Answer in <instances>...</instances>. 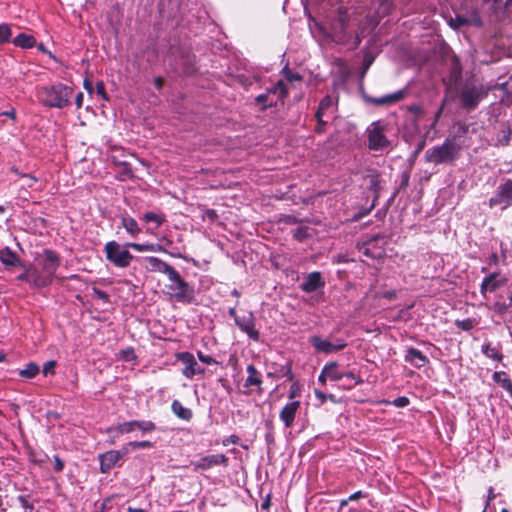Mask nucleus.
Instances as JSON below:
<instances>
[{
  "label": "nucleus",
  "mask_w": 512,
  "mask_h": 512,
  "mask_svg": "<svg viewBox=\"0 0 512 512\" xmlns=\"http://www.w3.org/2000/svg\"><path fill=\"white\" fill-rule=\"evenodd\" d=\"M235 324L242 332L247 334L250 339L254 341H258L260 339V333L255 327V318L251 312L247 315L236 318Z\"/></svg>",
  "instance_id": "14"
},
{
  "label": "nucleus",
  "mask_w": 512,
  "mask_h": 512,
  "mask_svg": "<svg viewBox=\"0 0 512 512\" xmlns=\"http://www.w3.org/2000/svg\"><path fill=\"white\" fill-rule=\"evenodd\" d=\"M12 31L10 25L0 24V44L8 43L11 39Z\"/></svg>",
  "instance_id": "34"
},
{
  "label": "nucleus",
  "mask_w": 512,
  "mask_h": 512,
  "mask_svg": "<svg viewBox=\"0 0 512 512\" xmlns=\"http://www.w3.org/2000/svg\"><path fill=\"white\" fill-rule=\"evenodd\" d=\"M239 442V437L236 435H231L228 438L223 440V445L227 446L229 444H237Z\"/></svg>",
  "instance_id": "55"
},
{
  "label": "nucleus",
  "mask_w": 512,
  "mask_h": 512,
  "mask_svg": "<svg viewBox=\"0 0 512 512\" xmlns=\"http://www.w3.org/2000/svg\"><path fill=\"white\" fill-rule=\"evenodd\" d=\"M17 499H18L19 503L21 504V506L25 509H28L29 512H38V510L35 509V507L31 503H29L27 496L20 495V496H18Z\"/></svg>",
  "instance_id": "43"
},
{
  "label": "nucleus",
  "mask_w": 512,
  "mask_h": 512,
  "mask_svg": "<svg viewBox=\"0 0 512 512\" xmlns=\"http://www.w3.org/2000/svg\"><path fill=\"white\" fill-rule=\"evenodd\" d=\"M164 80L161 77H156L154 79V85L157 89H161L163 86Z\"/></svg>",
  "instance_id": "62"
},
{
  "label": "nucleus",
  "mask_w": 512,
  "mask_h": 512,
  "mask_svg": "<svg viewBox=\"0 0 512 512\" xmlns=\"http://www.w3.org/2000/svg\"><path fill=\"white\" fill-rule=\"evenodd\" d=\"M343 374H344V378H349V379L354 380V381H355V384H360V383H362V380H361L360 378H357V377L355 376V374H354L353 372H351V371H349V372H343Z\"/></svg>",
  "instance_id": "56"
},
{
  "label": "nucleus",
  "mask_w": 512,
  "mask_h": 512,
  "mask_svg": "<svg viewBox=\"0 0 512 512\" xmlns=\"http://www.w3.org/2000/svg\"><path fill=\"white\" fill-rule=\"evenodd\" d=\"M40 269H38V279L34 282L39 287H48L52 284L55 273L60 266L59 255L50 249L44 250L41 257L37 259Z\"/></svg>",
  "instance_id": "3"
},
{
  "label": "nucleus",
  "mask_w": 512,
  "mask_h": 512,
  "mask_svg": "<svg viewBox=\"0 0 512 512\" xmlns=\"http://www.w3.org/2000/svg\"><path fill=\"white\" fill-rule=\"evenodd\" d=\"M197 356L199 358V360L202 362V363H205V364H215L217 363L216 360L214 358H212L211 356L209 355H205L203 354L202 352H198L197 353Z\"/></svg>",
  "instance_id": "46"
},
{
  "label": "nucleus",
  "mask_w": 512,
  "mask_h": 512,
  "mask_svg": "<svg viewBox=\"0 0 512 512\" xmlns=\"http://www.w3.org/2000/svg\"><path fill=\"white\" fill-rule=\"evenodd\" d=\"M447 103V96L444 98V100L442 101V104L441 106L439 107L438 111L436 112L435 114V118H434V121L433 123L431 124L432 127H434L436 125V123L438 122L442 112H443V109H444V106L446 105Z\"/></svg>",
  "instance_id": "50"
},
{
  "label": "nucleus",
  "mask_w": 512,
  "mask_h": 512,
  "mask_svg": "<svg viewBox=\"0 0 512 512\" xmlns=\"http://www.w3.org/2000/svg\"><path fill=\"white\" fill-rule=\"evenodd\" d=\"M300 406V401L292 400L281 409L279 418L283 422L285 428H291L294 425V421Z\"/></svg>",
  "instance_id": "15"
},
{
  "label": "nucleus",
  "mask_w": 512,
  "mask_h": 512,
  "mask_svg": "<svg viewBox=\"0 0 512 512\" xmlns=\"http://www.w3.org/2000/svg\"><path fill=\"white\" fill-rule=\"evenodd\" d=\"M121 222L122 226L131 236L135 237L141 232V229L139 228L136 220L132 217H122Z\"/></svg>",
  "instance_id": "29"
},
{
  "label": "nucleus",
  "mask_w": 512,
  "mask_h": 512,
  "mask_svg": "<svg viewBox=\"0 0 512 512\" xmlns=\"http://www.w3.org/2000/svg\"><path fill=\"white\" fill-rule=\"evenodd\" d=\"M325 286V281L322 278L320 272H311L300 284V289L306 293H313L318 289H322Z\"/></svg>",
  "instance_id": "16"
},
{
  "label": "nucleus",
  "mask_w": 512,
  "mask_h": 512,
  "mask_svg": "<svg viewBox=\"0 0 512 512\" xmlns=\"http://www.w3.org/2000/svg\"><path fill=\"white\" fill-rule=\"evenodd\" d=\"M126 246H129L130 248L138 251V252H156V251H163L162 247L158 244L153 243H145V244H139V243H126Z\"/></svg>",
  "instance_id": "32"
},
{
  "label": "nucleus",
  "mask_w": 512,
  "mask_h": 512,
  "mask_svg": "<svg viewBox=\"0 0 512 512\" xmlns=\"http://www.w3.org/2000/svg\"><path fill=\"white\" fill-rule=\"evenodd\" d=\"M508 304H506L505 302H500V301H497L493 304L492 306V309L500 316H503L507 309H508Z\"/></svg>",
  "instance_id": "42"
},
{
  "label": "nucleus",
  "mask_w": 512,
  "mask_h": 512,
  "mask_svg": "<svg viewBox=\"0 0 512 512\" xmlns=\"http://www.w3.org/2000/svg\"><path fill=\"white\" fill-rule=\"evenodd\" d=\"M25 270L23 273H21L20 275H18L17 279L19 281H25L27 283H29L32 287H35V288H38L40 289L41 287H39L35 282L34 280L38 279V268L35 267V266H28V267H25Z\"/></svg>",
  "instance_id": "23"
},
{
  "label": "nucleus",
  "mask_w": 512,
  "mask_h": 512,
  "mask_svg": "<svg viewBox=\"0 0 512 512\" xmlns=\"http://www.w3.org/2000/svg\"><path fill=\"white\" fill-rule=\"evenodd\" d=\"M404 358L406 362L410 363L415 368H422L429 362V359L426 355L413 347H410L406 350Z\"/></svg>",
  "instance_id": "19"
},
{
  "label": "nucleus",
  "mask_w": 512,
  "mask_h": 512,
  "mask_svg": "<svg viewBox=\"0 0 512 512\" xmlns=\"http://www.w3.org/2000/svg\"><path fill=\"white\" fill-rule=\"evenodd\" d=\"M173 413L180 419L190 421L193 413L189 408L184 407L180 401L174 400L171 405Z\"/></svg>",
  "instance_id": "24"
},
{
  "label": "nucleus",
  "mask_w": 512,
  "mask_h": 512,
  "mask_svg": "<svg viewBox=\"0 0 512 512\" xmlns=\"http://www.w3.org/2000/svg\"><path fill=\"white\" fill-rule=\"evenodd\" d=\"M378 237H373L370 240H368L363 245V253L367 256L376 257L373 253H371L370 249L374 245V243L377 241Z\"/></svg>",
  "instance_id": "44"
},
{
  "label": "nucleus",
  "mask_w": 512,
  "mask_h": 512,
  "mask_svg": "<svg viewBox=\"0 0 512 512\" xmlns=\"http://www.w3.org/2000/svg\"><path fill=\"white\" fill-rule=\"evenodd\" d=\"M0 260L5 266H23L18 256L14 252H12L8 247L0 250Z\"/></svg>",
  "instance_id": "27"
},
{
  "label": "nucleus",
  "mask_w": 512,
  "mask_h": 512,
  "mask_svg": "<svg viewBox=\"0 0 512 512\" xmlns=\"http://www.w3.org/2000/svg\"><path fill=\"white\" fill-rule=\"evenodd\" d=\"M368 144L372 150H383L390 144L383 133V127L379 122H373L367 129Z\"/></svg>",
  "instance_id": "9"
},
{
  "label": "nucleus",
  "mask_w": 512,
  "mask_h": 512,
  "mask_svg": "<svg viewBox=\"0 0 512 512\" xmlns=\"http://www.w3.org/2000/svg\"><path fill=\"white\" fill-rule=\"evenodd\" d=\"M404 95H405V92L403 90H399L395 93L388 94V95H385V96H382L379 98L369 97V98H367V101L374 105H377V106L389 105V104L396 103V102L402 100Z\"/></svg>",
  "instance_id": "21"
},
{
  "label": "nucleus",
  "mask_w": 512,
  "mask_h": 512,
  "mask_svg": "<svg viewBox=\"0 0 512 512\" xmlns=\"http://www.w3.org/2000/svg\"><path fill=\"white\" fill-rule=\"evenodd\" d=\"M366 497V495L362 492V491H357L353 494H351L349 497H348V500L350 501H354V500H358L360 498H364Z\"/></svg>",
  "instance_id": "58"
},
{
  "label": "nucleus",
  "mask_w": 512,
  "mask_h": 512,
  "mask_svg": "<svg viewBox=\"0 0 512 512\" xmlns=\"http://www.w3.org/2000/svg\"><path fill=\"white\" fill-rule=\"evenodd\" d=\"M333 99L331 96H325L319 103L318 109L316 111L315 117L318 122H321V119L324 117L326 111L332 107Z\"/></svg>",
  "instance_id": "31"
},
{
  "label": "nucleus",
  "mask_w": 512,
  "mask_h": 512,
  "mask_svg": "<svg viewBox=\"0 0 512 512\" xmlns=\"http://www.w3.org/2000/svg\"><path fill=\"white\" fill-rule=\"evenodd\" d=\"M494 382L500 385L504 390H506L510 396L512 397V381L508 377V375L503 371H496L492 376Z\"/></svg>",
  "instance_id": "25"
},
{
  "label": "nucleus",
  "mask_w": 512,
  "mask_h": 512,
  "mask_svg": "<svg viewBox=\"0 0 512 512\" xmlns=\"http://www.w3.org/2000/svg\"><path fill=\"white\" fill-rule=\"evenodd\" d=\"M325 125H326V121H324L323 118H322L321 122H318V125L315 128V132L316 133H323Z\"/></svg>",
  "instance_id": "61"
},
{
  "label": "nucleus",
  "mask_w": 512,
  "mask_h": 512,
  "mask_svg": "<svg viewBox=\"0 0 512 512\" xmlns=\"http://www.w3.org/2000/svg\"><path fill=\"white\" fill-rule=\"evenodd\" d=\"M369 190L373 191V193H374V200H373V202H376V200L378 199L379 190H380L379 180H378L377 176H370V179H369Z\"/></svg>",
  "instance_id": "37"
},
{
  "label": "nucleus",
  "mask_w": 512,
  "mask_h": 512,
  "mask_svg": "<svg viewBox=\"0 0 512 512\" xmlns=\"http://www.w3.org/2000/svg\"><path fill=\"white\" fill-rule=\"evenodd\" d=\"M408 111L415 114L417 117H419L423 113L421 106L416 104L409 106Z\"/></svg>",
  "instance_id": "54"
},
{
  "label": "nucleus",
  "mask_w": 512,
  "mask_h": 512,
  "mask_svg": "<svg viewBox=\"0 0 512 512\" xmlns=\"http://www.w3.org/2000/svg\"><path fill=\"white\" fill-rule=\"evenodd\" d=\"M282 74L284 78L289 82L302 80V76L300 74L292 72L288 67L283 68Z\"/></svg>",
  "instance_id": "39"
},
{
  "label": "nucleus",
  "mask_w": 512,
  "mask_h": 512,
  "mask_svg": "<svg viewBox=\"0 0 512 512\" xmlns=\"http://www.w3.org/2000/svg\"><path fill=\"white\" fill-rule=\"evenodd\" d=\"M169 284L166 285L168 293L177 302L191 304L195 300L194 287L186 282L176 270L168 276Z\"/></svg>",
  "instance_id": "5"
},
{
  "label": "nucleus",
  "mask_w": 512,
  "mask_h": 512,
  "mask_svg": "<svg viewBox=\"0 0 512 512\" xmlns=\"http://www.w3.org/2000/svg\"><path fill=\"white\" fill-rule=\"evenodd\" d=\"M346 21H347L346 10L343 7H340L339 11H338V22L340 23L341 28H344Z\"/></svg>",
  "instance_id": "47"
},
{
  "label": "nucleus",
  "mask_w": 512,
  "mask_h": 512,
  "mask_svg": "<svg viewBox=\"0 0 512 512\" xmlns=\"http://www.w3.org/2000/svg\"><path fill=\"white\" fill-rule=\"evenodd\" d=\"M460 152L459 145L451 139H446L441 145L426 150L424 160L435 165L454 162Z\"/></svg>",
  "instance_id": "4"
},
{
  "label": "nucleus",
  "mask_w": 512,
  "mask_h": 512,
  "mask_svg": "<svg viewBox=\"0 0 512 512\" xmlns=\"http://www.w3.org/2000/svg\"><path fill=\"white\" fill-rule=\"evenodd\" d=\"M73 88L62 83L42 86L38 89L37 97L41 104L49 108H65L70 104Z\"/></svg>",
  "instance_id": "1"
},
{
  "label": "nucleus",
  "mask_w": 512,
  "mask_h": 512,
  "mask_svg": "<svg viewBox=\"0 0 512 512\" xmlns=\"http://www.w3.org/2000/svg\"><path fill=\"white\" fill-rule=\"evenodd\" d=\"M228 314L230 317H232L234 319V321L236 322V318H239L240 316L237 315L236 313V306L234 307H231L228 311Z\"/></svg>",
  "instance_id": "63"
},
{
  "label": "nucleus",
  "mask_w": 512,
  "mask_h": 512,
  "mask_svg": "<svg viewBox=\"0 0 512 512\" xmlns=\"http://www.w3.org/2000/svg\"><path fill=\"white\" fill-rule=\"evenodd\" d=\"M145 262L147 263L146 268L149 271L160 272L167 275V277L170 276L171 273L175 271V269L171 265L154 256L146 257Z\"/></svg>",
  "instance_id": "18"
},
{
  "label": "nucleus",
  "mask_w": 512,
  "mask_h": 512,
  "mask_svg": "<svg viewBox=\"0 0 512 512\" xmlns=\"http://www.w3.org/2000/svg\"><path fill=\"white\" fill-rule=\"evenodd\" d=\"M506 283V278L499 277V274L492 273L489 276L485 277L481 284V293L484 295L487 291L494 292L499 287L503 286Z\"/></svg>",
  "instance_id": "20"
},
{
  "label": "nucleus",
  "mask_w": 512,
  "mask_h": 512,
  "mask_svg": "<svg viewBox=\"0 0 512 512\" xmlns=\"http://www.w3.org/2000/svg\"><path fill=\"white\" fill-rule=\"evenodd\" d=\"M455 325L457 326V328L463 331H470L476 325V321L470 318L464 320H457L455 322Z\"/></svg>",
  "instance_id": "36"
},
{
  "label": "nucleus",
  "mask_w": 512,
  "mask_h": 512,
  "mask_svg": "<svg viewBox=\"0 0 512 512\" xmlns=\"http://www.w3.org/2000/svg\"><path fill=\"white\" fill-rule=\"evenodd\" d=\"M293 237L298 241H303L310 236L309 228L306 226H299L292 230Z\"/></svg>",
  "instance_id": "35"
},
{
  "label": "nucleus",
  "mask_w": 512,
  "mask_h": 512,
  "mask_svg": "<svg viewBox=\"0 0 512 512\" xmlns=\"http://www.w3.org/2000/svg\"><path fill=\"white\" fill-rule=\"evenodd\" d=\"M54 366H55V362H53V361L47 362L44 365V369H43L44 374L47 375L48 372L54 368Z\"/></svg>",
  "instance_id": "60"
},
{
  "label": "nucleus",
  "mask_w": 512,
  "mask_h": 512,
  "mask_svg": "<svg viewBox=\"0 0 512 512\" xmlns=\"http://www.w3.org/2000/svg\"><path fill=\"white\" fill-rule=\"evenodd\" d=\"M409 399L405 396H402V397H398L396 399L393 400V405L398 407V408H403V407H406L409 405Z\"/></svg>",
  "instance_id": "45"
},
{
  "label": "nucleus",
  "mask_w": 512,
  "mask_h": 512,
  "mask_svg": "<svg viewBox=\"0 0 512 512\" xmlns=\"http://www.w3.org/2000/svg\"><path fill=\"white\" fill-rule=\"evenodd\" d=\"M54 462H55L54 470L56 472H61L64 468V462L57 455L54 456Z\"/></svg>",
  "instance_id": "53"
},
{
  "label": "nucleus",
  "mask_w": 512,
  "mask_h": 512,
  "mask_svg": "<svg viewBox=\"0 0 512 512\" xmlns=\"http://www.w3.org/2000/svg\"><path fill=\"white\" fill-rule=\"evenodd\" d=\"M324 373L332 381H339L344 378L343 372L338 370L337 363L332 362L324 366Z\"/></svg>",
  "instance_id": "30"
},
{
  "label": "nucleus",
  "mask_w": 512,
  "mask_h": 512,
  "mask_svg": "<svg viewBox=\"0 0 512 512\" xmlns=\"http://www.w3.org/2000/svg\"><path fill=\"white\" fill-rule=\"evenodd\" d=\"M488 204L490 208L500 206L502 210L512 205V179H506L497 187Z\"/></svg>",
  "instance_id": "8"
},
{
  "label": "nucleus",
  "mask_w": 512,
  "mask_h": 512,
  "mask_svg": "<svg viewBox=\"0 0 512 512\" xmlns=\"http://www.w3.org/2000/svg\"><path fill=\"white\" fill-rule=\"evenodd\" d=\"M143 220L146 222H155L157 226H160L164 219L162 216L154 213V212H147L143 215Z\"/></svg>",
  "instance_id": "38"
},
{
  "label": "nucleus",
  "mask_w": 512,
  "mask_h": 512,
  "mask_svg": "<svg viewBox=\"0 0 512 512\" xmlns=\"http://www.w3.org/2000/svg\"><path fill=\"white\" fill-rule=\"evenodd\" d=\"M92 293H93V296L102 300L103 302L105 303H108L109 300H110V297L108 295V293H106L105 291L103 290H100L99 288L97 287H93L92 288Z\"/></svg>",
  "instance_id": "41"
},
{
  "label": "nucleus",
  "mask_w": 512,
  "mask_h": 512,
  "mask_svg": "<svg viewBox=\"0 0 512 512\" xmlns=\"http://www.w3.org/2000/svg\"><path fill=\"white\" fill-rule=\"evenodd\" d=\"M96 93L103 99H107V94L105 91V85L103 82L96 83Z\"/></svg>",
  "instance_id": "49"
},
{
  "label": "nucleus",
  "mask_w": 512,
  "mask_h": 512,
  "mask_svg": "<svg viewBox=\"0 0 512 512\" xmlns=\"http://www.w3.org/2000/svg\"><path fill=\"white\" fill-rule=\"evenodd\" d=\"M84 88L87 90L88 93H92L93 91L92 83L88 79L84 80Z\"/></svg>",
  "instance_id": "64"
},
{
  "label": "nucleus",
  "mask_w": 512,
  "mask_h": 512,
  "mask_svg": "<svg viewBox=\"0 0 512 512\" xmlns=\"http://www.w3.org/2000/svg\"><path fill=\"white\" fill-rule=\"evenodd\" d=\"M490 87L485 86L480 81L469 78L460 84L459 99L463 109L472 111L477 108L479 103L488 96Z\"/></svg>",
  "instance_id": "2"
},
{
  "label": "nucleus",
  "mask_w": 512,
  "mask_h": 512,
  "mask_svg": "<svg viewBox=\"0 0 512 512\" xmlns=\"http://www.w3.org/2000/svg\"><path fill=\"white\" fill-rule=\"evenodd\" d=\"M310 344L317 352L330 354L336 351H340L346 347V343L338 340L336 343H332L320 336H312L309 339Z\"/></svg>",
  "instance_id": "13"
},
{
  "label": "nucleus",
  "mask_w": 512,
  "mask_h": 512,
  "mask_svg": "<svg viewBox=\"0 0 512 512\" xmlns=\"http://www.w3.org/2000/svg\"><path fill=\"white\" fill-rule=\"evenodd\" d=\"M39 373V366L33 362H30L26 367L20 370L19 375L26 379H32Z\"/></svg>",
  "instance_id": "33"
},
{
  "label": "nucleus",
  "mask_w": 512,
  "mask_h": 512,
  "mask_svg": "<svg viewBox=\"0 0 512 512\" xmlns=\"http://www.w3.org/2000/svg\"><path fill=\"white\" fill-rule=\"evenodd\" d=\"M129 449L123 447L121 450H109L99 455L101 473H108L119 461L128 454Z\"/></svg>",
  "instance_id": "10"
},
{
  "label": "nucleus",
  "mask_w": 512,
  "mask_h": 512,
  "mask_svg": "<svg viewBox=\"0 0 512 512\" xmlns=\"http://www.w3.org/2000/svg\"><path fill=\"white\" fill-rule=\"evenodd\" d=\"M374 206H375V202H372L371 206H370L368 209H365V210H363V211H360L358 214H356V215L353 217V219H354V220H356V221H357V220H360V219H361V218H363L364 216L368 215V214L371 212V210L374 208Z\"/></svg>",
  "instance_id": "52"
},
{
  "label": "nucleus",
  "mask_w": 512,
  "mask_h": 512,
  "mask_svg": "<svg viewBox=\"0 0 512 512\" xmlns=\"http://www.w3.org/2000/svg\"><path fill=\"white\" fill-rule=\"evenodd\" d=\"M84 95L82 92H79L75 97V104L77 108H81L83 104Z\"/></svg>",
  "instance_id": "59"
},
{
  "label": "nucleus",
  "mask_w": 512,
  "mask_h": 512,
  "mask_svg": "<svg viewBox=\"0 0 512 512\" xmlns=\"http://www.w3.org/2000/svg\"><path fill=\"white\" fill-rule=\"evenodd\" d=\"M502 133L503 135L498 138V143L503 146H506L509 144L510 141V132L508 130H503Z\"/></svg>",
  "instance_id": "48"
},
{
  "label": "nucleus",
  "mask_w": 512,
  "mask_h": 512,
  "mask_svg": "<svg viewBox=\"0 0 512 512\" xmlns=\"http://www.w3.org/2000/svg\"><path fill=\"white\" fill-rule=\"evenodd\" d=\"M248 376L245 380V387H251L256 386L258 387V391L261 392V384H262V377L261 374L257 371L254 365L250 364L246 368Z\"/></svg>",
  "instance_id": "22"
},
{
  "label": "nucleus",
  "mask_w": 512,
  "mask_h": 512,
  "mask_svg": "<svg viewBox=\"0 0 512 512\" xmlns=\"http://www.w3.org/2000/svg\"><path fill=\"white\" fill-rule=\"evenodd\" d=\"M196 469L208 470L217 465H228V458L224 454H214L201 457L199 460L193 462Z\"/></svg>",
  "instance_id": "17"
},
{
  "label": "nucleus",
  "mask_w": 512,
  "mask_h": 512,
  "mask_svg": "<svg viewBox=\"0 0 512 512\" xmlns=\"http://www.w3.org/2000/svg\"><path fill=\"white\" fill-rule=\"evenodd\" d=\"M177 357L184 364L182 373L186 378L191 379L195 375L204 374L205 369L197 363L193 354L182 352L179 353Z\"/></svg>",
  "instance_id": "11"
},
{
  "label": "nucleus",
  "mask_w": 512,
  "mask_h": 512,
  "mask_svg": "<svg viewBox=\"0 0 512 512\" xmlns=\"http://www.w3.org/2000/svg\"><path fill=\"white\" fill-rule=\"evenodd\" d=\"M13 44L16 47H20L23 49H29V48H32L35 46L36 39L32 35L20 33L13 39Z\"/></svg>",
  "instance_id": "26"
},
{
  "label": "nucleus",
  "mask_w": 512,
  "mask_h": 512,
  "mask_svg": "<svg viewBox=\"0 0 512 512\" xmlns=\"http://www.w3.org/2000/svg\"><path fill=\"white\" fill-rule=\"evenodd\" d=\"M481 352L488 358L495 361H502L504 356L499 349L493 346L490 342L484 343L481 346Z\"/></svg>",
  "instance_id": "28"
},
{
  "label": "nucleus",
  "mask_w": 512,
  "mask_h": 512,
  "mask_svg": "<svg viewBox=\"0 0 512 512\" xmlns=\"http://www.w3.org/2000/svg\"><path fill=\"white\" fill-rule=\"evenodd\" d=\"M297 393H298V387H297V384L294 383L290 387V390H289V394H288L289 399H291V401H292L297 396Z\"/></svg>",
  "instance_id": "57"
},
{
  "label": "nucleus",
  "mask_w": 512,
  "mask_h": 512,
  "mask_svg": "<svg viewBox=\"0 0 512 512\" xmlns=\"http://www.w3.org/2000/svg\"><path fill=\"white\" fill-rule=\"evenodd\" d=\"M128 446L132 447L133 449H147L152 448L153 444L150 441H132L128 444Z\"/></svg>",
  "instance_id": "40"
},
{
  "label": "nucleus",
  "mask_w": 512,
  "mask_h": 512,
  "mask_svg": "<svg viewBox=\"0 0 512 512\" xmlns=\"http://www.w3.org/2000/svg\"><path fill=\"white\" fill-rule=\"evenodd\" d=\"M129 246L117 241H109L104 246L106 259L118 268H127L133 260V255L128 251Z\"/></svg>",
  "instance_id": "6"
},
{
  "label": "nucleus",
  "mask_w": 512,
  "mask_h": 512,
  "mask_svg": "<svg viewBox=\"0 0 512 512\" xmlns=\"http://www.w3.org/2000/svg\"><path fill=\"white\" fill-rule=\"evenodd\" d=\"M381 7L383 12H388L392 7L393 0H375Z\"/></svg>",
  "instance_id": "51"
},
{
  "label": "nucleus",
  "mask_w": 512,
  "mask_h": 512,
  "mask_svg": "<svg viewBox=\"0 0 512 512\" xmlns=\"http://www.w3.org/2000/svg\"><path fill=\"white\" fill-rule=\"evenodd\" d=\"M156 428L155 423L150 420H133L124 423H120L115 429L120 434L131 433L135 430H140L142 433H150Z\"/></svg>",
  "instance_id": "12"
},
{
  "label": "nucleus",
  "mask_w": 512,
  "mask_h": 512,
  "mask_svg": "<svg viewBox=\"0 0 512 512\" xmlns=\"http://www.w3.org/2000/svg\"><path fill=\"white\" fill-rule=\"evenodd\" d=\"M288 89L283 80H279L273 87L266 90L265 93L256 97V103L261 105V110L277 105L279 101L287 96Z\"/></svg>",
  "instance_id": "7"
}]
</instances>
